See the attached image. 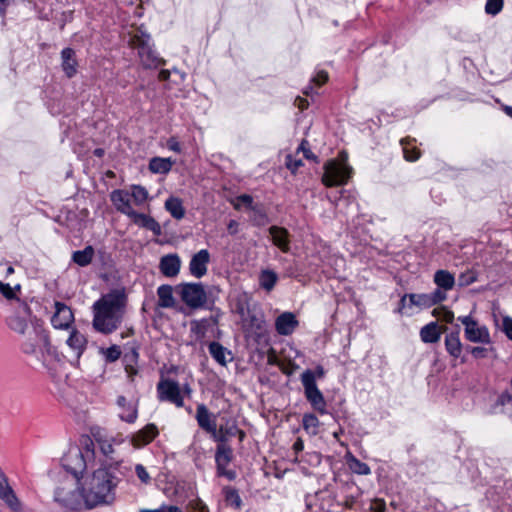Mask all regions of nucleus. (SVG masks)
Segmentation results:
<instances>
[{
  "mask_svg": "<svg viewBox=\"0 0 512 512\" xmlns=\"http://www.w3.org/2000/svg\"><path fill=\"white\" fill-rule=\"evenodd\" d=\"M125 305L126 297L118 290L102 295L92 306L94 329L103 334H110L118 329Z\"/></svg>",
  "mask_w": 512,
  "mask_h": 512,
  "instance_id": "1",
  "label": "nucleus"
},
{
  "mask_svg": "<svg viewBox=\"0 0 512 512\" xmlns=\"http://www.w3.org/2000/svg\"><path fill=\"white\" fill-rule=\"evenodd\" d=\"M116 478L105 468H99L85 479L81 486V496L89 509L114 500Z\"/></svg>",
  "mask_w": 512,
  "mask_h": 512,
  "instance_id": "2",
  "label": "nucleus"
},
{
  "mask_svg": "<svg viewBox=\"0 0 512 512\" xmlns=\"http://www.w3.org/2000/svg\"><path fill=\"white\" fill-rule=\"evenodd\" d=\"M128 45L137 50L141 65L145 69H157L166 61L154 49L150 34H131Z\"/></svg>",
  "mask_w": 512,
  "mask_h": 512,
  "instance_id": "3",
  "label": "nucleus"
},
{
  "mask_svg": "<svg viewBox=\"0 0 512 512\" xmlns=\"http://www.w3.org/2000/svg\"><path fill=\"white\" fill-rule=\"evenodd\" d=\"M175 292L191 309L201 308L207 302V294L202 283H181L175 287Z\"/></svg>",
  "mask_w": 512,
  "mask_h": 512,
  "instance_id": "4",
  "label": "nucleus"
},
{
  "mask_svg": "<svg viewBox=\"0 0 512 512\" xmlns=\"http://www.w3.org/2000/svg\"><path fill=\"white\" fill-rule=\"evenodd\" d=\"M94 456V451L87 445L85 450L72 449L62 460L63 467L70 472L77 480L79 476L86 470L87 462Z\"/></svg>",
  "mask_w": 512,
  "mask_h": 512,
  "instance_id": "5",
  "label": "nucleus"
},
{
  "mask_svg": "<svg viewBox=\"0 0 512 512\" xmlns=\"http://www.w3.org/2000/svg\"><path fill=\"white\" fill-rule=\"evenodd\" d=\"M324 174L322 182L327 187L343 185L350 178L351 168L346 164H340L335 160H330L324 165Z\"/></svg>",
  "mask_w": 512,
  "mask_h": 512,
  "instance_id": "6",
  "label": "nucleus"
},
{
  "mask_svg": "<svg viewBox=\"0 0 512 512\" xmlns=\"http://www.w3.org/2000/svg\"><path fill=\"white\" fill-rule=\"evenodd\" d=\"M157 393L160 401L170 402L179 408L184 406L180 385L172 379L160 380L157 384Z\"/></svg>",
  "mask_w": 512,
  "mask_h": 512,
  "instance_id": "7",
  "label": "nucleus"
},
{
  "mask_svg": "<svg viewBox=\"0 0 512 512\" xmlns=\"http://www.w3.org/2000/svg\"><path fill=\"white\" fill-rule=\"evenodd\" d=\"M31 316V309L26 302L17 300V307L15 308L14 315L10 316L7 320L9 328L21 335H26V332L31 329L28 323Z\"/></svg>",
  "mask_w": 512,
  "mask_h": 512,
  "instance_id": "8",
  "label": "nucleus"
},
{
  "mask_svg": "<svg viewBox=\"0 0 512 512\" xmlns=\"http://www.w3.org/2000/svg\"><path fill=\"white\" fill-rule=\"evenodd\" d=\"M304 388V395L311 407L319 414L327 413V403L323 393L319 390L317 383H313L312 375L305 376L304 382H301Z\"/></svg>",
  "mask_w": 512,
  "mask_h": 512,
  "instance_id": "9",
  "label": "nucleus"
},
{
  "mask_svg": "<svg viewBox=\"0 0 512 512\" xmlns=\"http://www.w3.org/2000/svg\"><path fill=\"white\" fill-rule=\"evenodd\" d=\"M458 320L465 326V337L470 342L485 343L491 342L490 334L485 326H478V323L471 316H460Z\"/></svg>",
  "mask_w": 512,
  "mask_h": 512,
  "instance_id": "10",
  "label": "nucleus"
},
{
  "mask_svg": "<svg viewBox=\"0 0 512 512\" xmlns=\"http://www.w3.org/2000/svg\"><path fill=\"white\" fill-rule=\"evenodd\" d=\"M24 339L21 343V349L25 354H36L38 348L43 342H46L48 333L42 328L41 325L31 324V329L22 335Z\"/></svg>",
  "mask_w": 512,
  "mask_h": 512,
  "instance_id": "11",
  "label": "nucleus"
},
{
  "mask_svg": "<svg viewBox=\"0 0 512 512\" xmlns=\"http://www.w3.org/2000/svg\"><path fill=\"white\" fill-rule=\"evenodd\" d=\"M54 499L70 511H76L81 508L80 495L71 487H58L55 491Z\"/></svg>",
  "mask_w": 512,
  "mask_h": 512,
  "instance_id": "12",
  "label": "nucleus"
},
{
  "mask_svg": "<svg viewBox=\"0 0 512 512\" xmlns=\"http://www.w3.org/2000/svg\"><path fill=\"white\" fill-rule=\"evenodd\" d=\"M55 312L51 318V323L56 329H67L74 321V315L70 307L65 303L56 301L54 303Z\"/></svg>",
  "mask_w": 512,
  "mask_h": 512,
  "instance_id": "13",
  "label": "nucleus"
},
{
  "mask_svg": "<svg viewBox=\"0 0 512 512\" xmlns=\"http://www.w3.org/2000/svg\"><path fill=\"white\" fill-rule=\"evenodd\" d=\"M210 262V253L202 249L195 253L189 263V272L196 278H202L207 273V266Z\"/></svg>",
  "mask_w": 512,
  "mask_h": 512,
  "instance_id": "14",
  "label": "nucleus"
},
{
  "mask_svg": "<svg viewBox=\"0 0 512 512\" xmlns=\"http://www.w3.org/2000/svg\"><path fill=\"white\" fill-rule=\"evenodd\" d=\"M195 418L199 427L215 438L217 429L215 416L209 412L204 404H198Z\"/></svg>",
  "mask_w": 512,
  "mask_h": 512,
  "instance_id": "15",
  "label": "nucleus"
},
{
  "mask_svg": "<svg viewBox=\"0 0 512 512\" xmlns=\"http://www.w3.org/2000/svg\"><path fill=\"white\" fill-rule=\"evenodd\" d=\"M298 320L291 312H284L280 314L275 320V329L280 335H290L298 326Z\"/></svg>",
  "mask_w": 512,
  "mask_h": 512,
  "instance_id": "16",
  "label": "nucleus"
},
{
  "mask_svg": "<svg viewBox=\"0 0 512 512\" xmlns=\"http://www.w3.org/2000/svg\"><path fill=\"white\" fill-rule=\"evenodd\" d=\"M238 432L239 428L235 419L222 417V424L219 426V429H216L214 440L223 443L228 438L236 436Z\"/></svg>",
  "mask_w": 512,
  "mask_h": 512,
  "instance_id": "17",
  "label": "nucleus"
},
{
  "mask_svg": "<svg viewBox=\"0 0 512 512\" xmlns=\"http://www.w3.org/2000/svg\"><path fill=\"white\" fill-rule=\"evenodd\" d=\"M111 201L119 212L129 218L136 212L131 206L129 194L123 190H114L111 193Z\"/></svg>",
  "mask_w": 512,
  "mask_h": 512,
  "instance_id": "18",
  "label": "nucleus"
},
{
  "mask_svg": "<svg viewBox=\"0 0 512 512\" xmlns=\"http://www.w3.org/2000/svg\"><path fill=\"white\" fill-rule=\"evenodd\" d=\"M240 313L242 325L246 331L256 333L263 329L264 321L260 315L249 309L245 312L243 308H241Z\"/></svg>",
  "mask_w": 512,
  "mask_h": 512,
  "instance_id": "19",
  "label": "nucleus"
},
{
  "mask_svg": "<svg viewBox=\"0 0 512 512\" xmlns=\"http://www.w3.org/2000/svg\"><path fill=\"white\" fill-rule=\"evenodd\" d=\"M181 261L177 254L163 256L160 260L159 268L166 277H175L179 274Z\"/></svg>",
  "mask_w": 512,
  "mask_h": 512,
  "instance_id": "20",
  "label": "nucleus"
},
{
  "mask_svg": "<svg viewBox=\"0 0 512 512\" xmlns=\"http://www.w3.org/2000/svg\"><path fill=\"white\" fill-rule=\"evenodd\" d=\"M269 233L271 235L272 242L274 245H276L284 253L289 252L290 234L286 228L279 226H271L269 228Z\"/></svg>",
  "mask_w": 512,
  "mask_h": 512,
  "instance_id": "21",
  "label": "nucleus"
},
{
  "mask_svg": "<svg viewBox=\"0 0 512 512\" xmlns=\"http://www.w3.org/2000/svg\"><path fill=\"white\" fill-rule=\"evenodd\" d=\"M158 435V429L154 424H147L143 429L135 433L131 442L134 447L140 448L149 444Z\"/></svg>",
  "mask_w": 512,
  "mask_h": 512,
  "instance_id": "22",
  "label": "nucleus"
},
{
  "mask_svg": "<svg viewBox=\"0 0 512 512\" xmlns=\"http://www.w3.org/2000/svg\"><path fill=\"white\" fill-rule=\"evenodd\" d=\"M66 343L74 353V361L78 362L80 356L86 349L87 339L79 331L72 330Z\"/></svg>",
  "mask_w": 512,
  "mask_h": 512,
  "instance_id": "23",
  "label": "nucleus"
},
{
  "mask_svg": "<svg viewBox=\"0 0 512 512\" xmlns=\"http://www.w3.org/2000/svg\"><path fill=\"white\" fill-rule=\"evenodd\" d=\"M130 219L134 224L152 231L155 236H160L162 233L160 224L151 216L135 212Z\"/></svg>",
  "mask_w": 512,
  "mask_h": 512,
  "instance_id": "24",
  "label": "nucleus"
},
{
  "mask_svg": "<svg viewBox=\"0 0 512 512\" xmlns=\"http://www.w3.org/2000/svg\"><path fill=\"white\" fill-rule=\"evenodd\" d=\"M62 69L68 78H72L77 73V60L75 52L71 48H65L61 52Z\"/></svg>",
  "mask_w": 512,
  "mask_h": 512,
  "instance_id": "25",
  "label": "nucleus"
},
{
  "mask_svg": "<svg viewBox=\"0 0 512 512\" xmlns=\"http://www.w3.org/2000/svg\"><path fill=\"white\" fill-rule=\"evenodd\" d=\"M38 351L41 353V359L45 366L49 367L55 362L60 361V355L57 352L56 348L51 345L49 336L46 338V342H43L41 346L38 348Z\"/></svg>",
  "mask_w": 512,
  "mask_h": 512,
  "instance_id": "26",
  "label": "nucleus"
},
{
  "mask_svg": "<svg viewBox=\"0 0 512 512\" xmlns=\"http://www.w3.org/2000/svg\"><path fill=\"white\" fill-rule=\"evenodd\" d=\"M173 287L171 285H161L157 289L158 306L161 308H174L176 305L175 298L173 296Z\"/></svg>",
  "mask_w": 512,
  "mask_h": 512,
  "instance_id": "27",
  "label": "nucleus"
},
{
  "mask_svg": "<svg viewBox=\"0 0 512 512\" xmlns=\"http://www.w3.org/2000/svg\"><path fill=\"white\" fill-rule=\"evenodd\" d=\"M409 299V306H418L429 308L433 306L428 294H405L400 300V310L406 306V300Z\"/></svg>",
  "mask_w": 512,
  "mask_h": 512,
  "instance_id": "28",
  "label": "nucleus"
},
{
  "mask_svg": "<svg viewBox=\"0 0 512 512\" xmlns=\"http://www.w3.org/2000/svg\"><path fill=\"white\" fill-rule=\"evenodd\" d=\"M442 330L437 322H430L420 330V338L424 343H436L440 340Z\"/></svg>",
  "mask_w": 512,
  "mask_h": 512,
  "instance_id": "29",
  "label": "nucleus"
},
{
  "mask_svg": "<svg viewBox=\"0 0 512 512\" xmlns=\"http://www.w3.org/2000/svg\"><path fill=\"white\" fill-rule=\"evenodd\" d=\"M95 255V250L88 245L83 250H77L72 253V261L80 267H86L91 264Z\"/></svg>",
  "mask_w": 512,
  "mask_h": 512,
  "instance_id": "30",
  "label": "nucleus"
},
{
  "mask_svg": "<svg viewBox=\"0 0 512 512\" xmlns=\"http://www.w3.org/2000/svg\"><path fill=\"white\" fill-rule=\"evenodd\" d=\"M416 140L414 138H403L400 141V144L402 146L404 158L407 161H416L420 158L421 152L420 150L414 145Z\"/></svg>",
  "mask_w": 512,
  "mask_h": 512,
  "instance_id": "31",
  "label": "nucleus"
},
{
  "mask_svg": "<svg viewBox=\"0 0 512 512\" xmlns=\"http://www.w3.org/2000/svg\"><path fill=\"white\" fill-rule=\"evenodd\" d=\"M445 347L447 352L454 358H458L462 352V344L459 338V332H451L445 337Z\"/></svg>",
  "mask_w": 512,
  "mask_h": 512,
  "instance_id": "32",
  "label": "nucleus"
},
{
  "mask_svg": "<svg viewBox=\"0 0 512 512\" xmlns=\"http://www.w3.org/2000/svg\"><path fill=\"white\" fill-rule=\"evenodd\" d=\"M117 404L122 408L120 418L128 423H133L137 418V408L127 402L124 396H119Z\"/></svg>",
  "mask_w": 512,
  "mask_h": 512,
  "instance_id": "33",
  "label": "nucleus"
},
{
  "mask_svg": "<svg viewBox=\"0 0 512 512\" xmlns=\"http://www.w3.org/2000/svg\"><path fill=\"white\" fill-rule=\"evenodd\" d=\"M233 459V450L230 446L223 443L219 444L216 448L215 462L216 466H228Z\"/></svg>",
  "mask_w": 512,
  "mask_h": 512,
  "instance_id": "34",
  "label": "nucleus"
},
{
  "mask_svg": "<svg viewBox=\"0 0 512 512\" xmlns=\"http://www.w3.org/2000/svg\"><path fill=\"white\" fill-rule=\"evenodd\" d=\"M173 164L174 161H172L171 158L154 157L149 162V170L152 173L167 174Z\"/></svg>",
  "mask_w": 512,
  "mask_h": 512,
  "instance_id": "35",
  "label": "nucleus"
},
{
  "mask_svg": "<svg viewBox=\"0 0 512 512\" xmlns=\"http://www.w3.org/2000/svg\"><path fill=\"white\" fill-rule=\"evenodd\" d=\"M278 281V275L276 272L270 269H263L259 274V286L267 292L274 289Z\"/></svg>",
  "mask_w": 512,
  "mask_h": 512,
  "instance_id": "36",
  "label": "nucleus"
},
{
  "mask_svg": "<svg viewBox=\"0 0 512 512\" xmlns=\"http://www.w3.org/2000/svg\"><path fill=\"white\" fill-rule=\"evenodd\" d=\"M434 282L439 288L451 290L454 287L455 278L453 274L446 270H438L434 275Z\"/></svg>",
  "mask_w": 512,
  "mask_h": 512,
  "instance_id": "37",
  "label": "nucleus"
},
{
  "mask_svg": "<svg viewBox=\"0 0 512 512\" xmlns=\"http://www.w3.org/2000/svg\"><path fill=\"white\" fill-rule=\"evenodd\" d=\"M165 208L171 214V216L177 220H180L185 216V209L182 205V201L179 198H168L165 202Z\"/></svg>",
  "mask_w": 512,
  "mask_h": 512,
  "instance_id": "38",
  "label": "nucleus"
},
{
  "mask_svg": "<svg viewBox=\"0 0 512 512\" xmlns=\"http://www.w3.org/2000/svg\"><path fill=\"white\" fill-rule=\"evenodd\" d=\"M93 436L103 455L109 459H113L114 447L112 444V440L108 439L100 432L93 434Z\"/></svg>",
  "mask_w": 512,
  "mask_h": 512,
  "instance_id": "39",
  "label": "nucleus"
},
{
  "mask_svg": "<svg viewBox=\"0 0 512 512\" xmlns=\"http://www.w3.org/2000/svg\"><path fill=\"white\" fill-rule=\"evenodd\" d=\"M1 500H3L6 504V506L12 511V512H22V503L16 496L13 489L10 487L6 492L1 495Z\"/></svg>",
  "mask_w": 512,
  "mask_h": 512,
  "instance_id": "40",
  "label": "nucleus"
},
{
  "mask_svg": "<svg viewBox=\"0 0 512 512\" xmlns=\"http://www.w3.org/2000/svg\"><path fill=\"white\" fill-rule=\"evenodd\" d=\"M345 491L346 495L343 500V504L346 508H353V506L356 504L358 498L361 495L360 489L353 483L346 484L345 485Z\"/></svg>",
  "mask_w": 512,
  "mask_h": 512,
  "instance_id": "41",
  "label": "nucleus"
},
{
  "mask_svg": "<svg viewBox=\"0 0 512 512\" xmlns=\"http://www.w3.org/2000/svg\"><path fill=\"white\" fill-rule=\"evenodd\" d=\"M53 0H35L34 7L37 10L38 17L48 20L53 17Z\"/></svg>",
  "mask_w": 512,
  "mask_h": 512,
  "instance_id": "42",
  "label": "nucleus"
},
{
  "mask_svg": "<svg viewBox=\"0 0 512 512\" xmlns=\"http://www.w3.org/2000/svg\"><path fill=\"white\" fill-rule=\"evenodd\" d=\"M209 353L211 356L220 364V365H226V354L229 353L227 349L221 345L218 342H211L209 344Z\"/></svg>",
  "mask_w": 512,
  "mask_h": 512,
  "instance_id": "43",
  "label": "nucleus"
},
{
  "mask_svg": "<svg viewBox=\"0 0 512 512\" xmlns=\"http://www.w3.org/2000/svg\"><path fill=\"white\" fill-rule=\"evenodd\" d=\"M319 424V419L315 414H304L302 419V426L306 432H308L311 435H316L318 433Z\"/></svg>",
  "mask_w": 512,
  "mask_h": 512,
  "instance_id": "44",
  "label": "nucleus"
},
{
  "mask_svg": "<svg viewBox=\"0 0 512 512\" xmlns=\"http://www.w3.org/2000/svg\"><path fill=\"white\" fill-rule=\"evenodd\" d=\"M225 501L228 506L239 509L242 505V500L236 489L226 487L224 488Z\"/></svg>",
  "mask_w": 512,
  "mask_h": 512,
  "instance_id": "45",
  "label": "nucleus"
},
{
  "mask_svg": "<svg viewBox=\"0 0 512 512\" xmlns=\"http://www.w3.org/2000/svg\"><path fill=\"white\" fill-rule=\"evenodd\" d=\"M131 196L137 205L143 204L148 198V191L140 185H133L131 187Z\"/></svg>",
  "mask_w": 512,
  "mask_h": 512,
  "instance_id": "46",
  "label": "nucleus"
},
{
  "mask_svg": "<svg viewBox=\"0 0 512 512\" xmlns=\"http://www.w3.org/2000/svg\"><path fill=\"white\" fill-rule=\"evenodd\" d=\"M349 467L354 473L359 475H368L371 472L370 467L366 463L355 457L349 461Z\"/></svg>",
  "mask_w": 512,
  "mask_h": 512,
  "instance_id": "47",
  "label": "nucleus"
},
{
  "mask_svg": "<svg viewBox=\"0 0 512 512\" xmlns=\"http://www.w3.org/2000/svg\"><path fill=\"white\" fill-rule=\"evenodd\" d=\"M477 280V273L473 270H468L461 273L458 277V284L461 287H466L471 285Z\"/></svg>",
  "mask_w": 512,
  "mask_h": 512,
  "instance_id": "48",
  "label": "nucleus"
},
{
  "mask_svg": "<svg viewBox=\"0 0 512 512\" xmlns=\"http://www.w3.org/2000/svg\"><path fill=\"white\" fill-rule=\"evenodd\" d=\"M311 376L312 375V379H313V383H316V381L318 379H323L324 376H325V370L324 368L321 366V365H318L315 370H311V369H306L302 374H301V382H304V379H305V376Z\"/></svg>",
  "mask_w": 512,
  "mask_h": 512,
  "instance_id": "49",
  "label": "nucleus"
},
{
  "mask_svg": "<svg viewBox=\"0 0 512 512\" xmlns=\"http://www.w3.org/2000/svg\"><path fill=\"white\" fill-rule=\"evenodd\" d=\"M433 315L440 318L442 321H445L446 323H452L454 320L453 312L448 310L446 307H439L434 309Z\"/></svg>",
  "mask_w": 512,
  "mask_h": 512,
  "instance_id": "50",
  "label": "nucleus"
},
{
  "mask_svg": "<svg viewBox=\"0 0 512 512\" xmlns=\"http://www.w3.org/2000/svg\"><path fill=\"white\" fill-rule=\"evenodd\" d=\"M15 289L20 290V285H16L15 288H12L9 284L3 283L0 281V293L8 300L17 299L15 294Z\"/></svg>",
  "mask_w": 512,
  "mask_h": 512,
  "instance_id": "51",
  "label": "nucleus"
},
{
  "mask_svg": "<svg viewBox=\"0 0 512 512\" xmlns=\"http://www.w3.org/2000/svg\"><path fill=\"white\" fill-rule=\"evenodd\" d=\"M503 8V0H487L485 11L487 14L496 15Z\"/></svg>",
  "mask_w": 512,
  "mask_h": 512,
  "instance_id": "52",
  "label": "nucleus"
},
{
  "mask_svg": "<svg viewBox=\"0 0 512 512\" xmlns=\"http://www.w3.org/2000/svg\"><path fill=\"white\" fill-rule=\"evenodd\" d=\"M236 201H237V204H235V209H239V204H243L246 207H248L249 209H251L252 211H256L257 210V205H253V198H252V196H250L248 194L239 195L236 198Z\"/></svg>",
  "mask_w": 512,
  "mask_h": 512,
  "instance_id": "53",
  "label": "nucleus"
},
{
  "mask_svg": "<svg viewBox=\"0 0 512 512\" xmlns=\"http://www.w3.org/2000/svg\"><path fill=\"white\" fill-rule=\"evenodd\" d=\"M104 355L108 362H114L118 360L121 356L120 347L117 345H112L111 347L105 350Z\"/></svg>",
  "mask_w": 512,
  "mask_h": 512,
  "instance_id": "54",
  "label": "nucleus"
},
{
  "mask_svg": "<svg viewBox=\"0 0 512 512\" xmlns=\"http://www.w3.org/2000/svg\"><path fill=\"white\" fill-rule=\"evenodd\" d=\"M285 164L286 167L294 174L303 165V161L301 159L293 158L292 155H287Z\"/></svg>",
  "mask_w": 512,
  "mask_h": 512,
  "instance_id": "55",
  "label": "nucleus"
},
{
  "mask_svg": "<svg viewBox=\"0 0 512 512\" xmlns=\"http://www.w3.org/2000/svg\"><path fill=\"white\" fill-rule=\"evenodd\" d=\"M135 472L142 483L147 484L150 482V475L142 464H137L135 466Z\"/></svg>",
  "mask_w": 512,
  "mask_h": 512,
  "instance_id": "56",
  "label": "nucleus"
},
{
  "mask_svg": "<svg viewBox=\"0 0 512 512\" xmlns=\"http://www.w3.org/2000/svg\"><path fill=\"white\" fill-rule=\"evenodd\" d=\"M217 468V475L220 477H226L228 480H234L236 477V473L233 470H228L227 466H223L222 468L220 466H216Z\"/></svg>",
  "mask_w": 512,
  "mask_h": 512,
  "instance_id": "57",
  "label": "nucleus"
},
{
  "mask_svg": "<svg viewBox=\"0 0 512 512\" xmlns=\"http://www.w3.org/2000/svg\"><path fill=\"white\" fill-rule=\"evenodd\" d=\"M189 507L192 512H207V506L200 499L191 501Z\"/></svg>",
  "mask_w": 512,
  "mask_h": 512,
  "instance_id": "58",
  "label": "nucleus"
},
{
  "mask_svg": "<svg viewBox=\"0 0 512 512\" xmlns=\"http://www.w3.org/2000/svg\"><path fill=\"white\" fill-rule=\"evenodd\" d=\"M298 151H302L303 152V155L306 159H316V156L310 151L309 147H308V141L303 139L299 148H298Z\"/></svg>",
  "mask_w": 512,
  "mask_h": 512,
  "instance_id": "59",
  "label": "nucleus"
},
{
  "mask_svg": "<svg viewBox=\"0 0 512 512\" xmlns=\"http://www.w3.org/2000/svg\"><path fill=\"white\" fill-rule=\"evenodd\" d=\"M431 301H433V305L445 300L446 295L440 288L436 289L434 292L428 294Z\"/></svg>",
  "mask_w": 512,
  "mask_h": 512,
  "instance_id": "60",
  "label": "nucleus"
},
{
  "mask_svg": "<svg viewBox=\"0 0 512 512\" xmlns=\"http://www.w3.org/2000/svg\"><path fill=\"white\" fill-rule=\"evenodd\" d=\"M328 81V73L324 70H320L315 77H313L312 82L318 86L323 85Z\"/></svg>",
  "mask_w": 512,
  "mask_h": 512,
  "instance_id": "61",
  "label": "nucleus"
},
{
  "mask_svg": "<svg viewBox=\"0 0 512 512\" xmlns=\"http://www.w3.org/2000/svg\"><path fill=\"white\" fill-rule=\"evenodd\" d=\"M140 512H182V510L179 507H177V506H173V505L166 506V505H163V506H161L158 509H154V510L143 509Z\"/></svg>",
  "mask_w": 512,
  "mask_h": 512,
  "instance_id": "62",
  "label": "nucleus"
},
{
  "mask_svg": "<svg viewBox=\"0 0 512 512\" xmlns=\"http://www.w3.org/2000/svg\"><path fill=\"white\" fill-rule=\"evenodd\" d=\"M503 331L506 334V336L512 340V318L511 317H504L503 318Z\"/></svg>",
  "mask_w": 512,
  "mask_h": 512,
  "instance_id": "63",
  "label": "nucleus"
},
{
  "mask_svg": "<svg viewBox=\"0 0 512 512\" xmlns=\"http://www.w3.org/2000/svg\"><path fill=\"white\" fill-rule=\"evenodd\" d=\"M372 512H385L386 504L382 499H374L371 504Z\"/></svg>",
  "mask_w": 512,
  "mask_h": 512,
  "instance_id": "64",
  "label": "nucleus"
}]
</instances>
